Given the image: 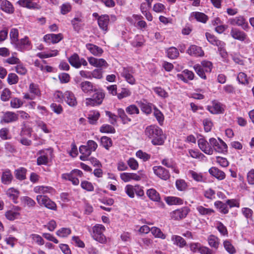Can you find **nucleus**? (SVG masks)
Wrapping results in <instances>:
<instances>
[{"instance_id": "obj_6", "label": "nucleus", "mask_w": 254, "mask_h": 254, "mask_svg": "<svg viewBox=\"0 0 254 254\" xmlns=\"http://www.w3.org/2000/svg\"><path fill=\"white\" fill-rule=\"evenodd\" d=\"M190 209L188 207H183L175 210L171 213V217L175 220H179L185 218L188 214Z\"/></svg>"}, {"instance_id": "obj_53", "label": "nucleus", "mask_w": 254, "mask_h": 254, "mask_svg": "<svg viewBox=\"0 0 254 254\" xmlns=\"http://www.w3.org/2000/svg\"><path fill=\"white\" fill-rule=\"evenodd\" d=\"M154 116L160 125H162L164 120V117L163 114L157 108H154Z\"/></svg>"}, {"instance_id": "obj_11", "label": "nucleus", "mask_w": 254, "mask_h": 254, "mask_svg": "<svg viewBox=\"0 0 254 254\" xmlns=\"http://www.w3.org/2000/svg\"><path fill=\"white\" fill-rule=\"evenodd\" d=\"M79 87L82 91L85 94H90L93 92L96 91L93 83L88 81H84L79 84Z\"/></svg>"}, {"instance_id": "obj_13", "label": "nucleus", "mask_w": 254, "mask_h": 254, "mask_svg": "<svg viewBox=\"0 0 254 254\" xmlns=\"http://www.w3.org/2000/svg\"><path fill=\"white\" fill-rule=\"evenodd\" d=\"M97 20L98 25L100 29L105 32H107L108 31V26L110 21L109 15L106 14L102 15L98 17Z\"/></svg>"}, {"instance_id": "obj_4", "label": "nucleus", "mask_w": 254, "mask_h": 254, "mask_svg": "<svg viewBox=\"0 0 254 254\" xmlns=\"http://www.w3.org/2000/svg\"><path fill=\"white\" fill-rule=\"evenodd\" d=\"M209 143L216 152L224 153L227 151V144L220 138L217 140L215 138H211L209 140Z\"/></svg>"}, {"instance_id": "obj_9", "label": "nucleus", "mask_w": 254, "mask_h": 254, "mask_svg": "<svg viewBox=\"0 0 254 254\" xmlns=\"http://www.w3.org/2000/svg\"><path fill=\"white\" fill-rule=\"evenodd\" d=\"M198 145L199 148L205 154L212 155L213 153V149L212 146L204 138H200L198 140Z\"/></svg>"}, {"instance_id": "obj_5", "label": "nucleus", "mask_w": 254, "mask_h": 254, "mask_svg": "<svg viewBox=\"0 0 254 254\" xmlns=\"http://www.w3.org/2000/svg\"><path fill=\"white\" fill-rule=\"evenodd\" d=\"M36 200L39 205H43L48 209L52 210L57 209L56 203L46 195H38L36 197Z\"/></svg>"}, {"instance_id": "obj_21", "label": "nucleus", "mask_w": 254, "mask_h": 254, "mask_svg": "<svg viewBox=\"0 0 254 254\" xmlns=\"http://www.w3.org/2000/svg\"><path fill=\"white\" fill-rule=\"evenodd\" d=\"M205 36L207 41L214 46L221 47L223 44L224 42L219 40L216 37L209 33L206 32Z\"/></svg>"}, {"instance_id": "obj_8", "label": "nucleus", "mask_w": 254, "mask_h": 254, "mask_svg": "<svg viewBox=\"0 0 254 254\" xmlns=\"http://www.w3.org/2000/svg\"><path fill=\"white\" fill-rule=\"evenodd\" d=\"M154 174L160 179L167 180L170 178V174L168 171L162 166H154L153 168Z\"/></svg>"}, {"instance_id": "obj_37", "label": "nucleus", "mask_w": 254, "mask_h": 254, "mask_svg": "<svg viewBox=\"0 0 254 254\" xmlns=\"http://www.w3.org/2000/svg\"><path fill=\"white\" fill-rule=\"evenodd\" d=\"M118 115L124 124H128L131 121V119L126 115L125 111L121 108L118 110Z\"/></svg>"}, {"instance_id": "obj_45", "label": "nucleus", "mask_w": 254, "mask_h": 254, "mask_svg": "<svg viewBox=\"0 0 254 254\" xmlns=\"http://www.w3.org/2000/svg\"><path fill=\"white\" fill-rule=\"evenodd\" d=\"M151 232L152 234L156 238H161L162 239H165L166 238V235L163 233V232L159 228L157 227H152L151 229Z\"/></svg>"}, {"instance_id": "obj_31", "label": "nucleus", "mask_w": 254, "mask_h": 254, "mask_svg": "<svg viewBox=\"0 0 254 254\" xmlns=\"http://www.w3.org/2000/svg\"><path fill=\"white\" fill-rule=\"evenodd\" d=\"M27 172V170L21 167L17 169H16L14 171V175L15 178L20 181H22L26 179V174Z\"/></svg>"}, {"instance_id": "obj_27", "label": "nucleus", "mask_w": 254, "mask_h": 254, "mask_svg": "<svg viewBox=\"0 0 254 254\" xmlns=\"http://www.w3.org/2000/svg\"><path fill=\"white\" fill-rule=\"evenodd\" d=\"M146 194L148 197L152 201L159 202L161 200L159 193L154 189L148 190Z\"/></svg>"}, {"instance_id": "obj_62", "label": "nucleus", "mask_w": 254, "mask_h": 254, "mask_svg": "<svg viewBox=\"0 0 254 254\" xmlns=\"http://www.w3.org/2000/svg\"><path fill=\"white\" fill-rule=\"evenodd\" d=\"M127 163L131 170H136L138 168V163L137 161L133 158H130L127 161Z\"/></svg>"}, {"instance_id": "obj_23", "label": "nucleus", "mask_w": 254, "mask_h": 254, "mask_svg": "<svg viewBox=\"0 0 254 254\" xmlns=\"http://www.w3.org/2000/svg\"><path fill=\"white\" fill-rule=\"evenodd\" d=\"M86 48L92 54L95 56H100L103 53V50L102 48L92 44H87Z\"/></svg>"}, {"instance_id": "obj_35", "label": "nucleus", "mask_w": 254, "mask_h": 254, "mask_svg": "<svg viewBox=\"0 0 254 254\" xmlns=\"http://www.w3.org/2000/svg\"><path fill=\"white\" fill-rule=\"evenodd\" d=\"M12 92L8 88H5L0 94V99L3 102L8 101L11 97Z\"/></svg>"}, {"instance_id": "obj_57", "label": "nucleus", "mask_w": 254, "mask_h": 254, "mask_svg": "<svg viewBox=\"0 0 254 254\" xmlns=\"http://www.w3.org/2000/svg\"><path fill=\"white\" fill-rule=\"evenodd\" d=\"M71 9L72 6L69 3H64L61 6V13L63 15H65L69 12Z\"/></svg>"}, {"instance_id": "obj_16", "label": "nucleus", "mask_w": 254, "mask_h": 254, "mask_svg": "<svg viewBox=\"0 0 254 254\" xmlns=\"http://www.w3.org/2000/svg\"><path fill=\"white\" fill-rule=\"evenodd\" d=\"M31 45V42L29 40L28 37L25 36L24 38L21 39L16 42L14 46L18 51H23L26 50L27 47Z\"/></svg>"}, {"instance_id": "obj_63", "label": "nucleus", "mask_w": 254, "mask_h": 254, "mask_svg": "<svg viewBox=\"0 0 254 254\" xmlns=\"http://www.w3.org/2000/svg\"><path fill=\"white\" fill-rule=\"evenodd\" d=\"M81 187L83 189L88 191L94 190V187L92 184L86 181H84L81 182Z\"/></svg>"}, {"instance_id": "obj_30", "label": "nucleus", "mask_w": 254, "mask_h": 254, "mask_svg": "<svg viewBox=\"0 0 254 254\" xmlns=\"http://www.w3.org/2000/svg\"><path fill=\"white\" fill-rule=\"evenodd\" d=\"M17 3L21 6L28 8H37V4L33 2V0H19Z\"/></svg>"}, {"instance_id": "obj_51", "label": "nucleus", "mask_w": 254, "mask_h": 254, "mask_svg": "<svg viewBox=\"0 0 254 254\" xmlns=\"http://www.w3.org/2000/svg\"><path fill=\"white\" fill-rule=\"evenodd\" d=\"M7 82L10 85L15 84L19 81L18 76L14 73H10L8 75L7 78Z\"/></svg>"}, {"instance_id": "obj_14", "label": "nucleus", "mask_w": 254, "mask_h": 254, "mask_svg": "<svg viewBox=\"0 0 254 254\" xmlns=\"http://www.w3.org/2000/svg\"><path fill=\"white\" fill-rule=\"evenodd\" d=\"M207 109L213 114L222 113L223 110L221 104L216 101H212L211 105H208Z\"/></svg>"}, {"instance_id": "obj_36", "label": "nucleus", "mask_w": 254, "mask_h": 254, "mask_svg": "<svg viewBox=\"0 0 254 254\" xmlns=\"http://www.w3.org/2000/svg\"><path fill=\"white\" fill-rule=\"evenodd\" d=\"M22 203L28 207H34L36 205L35 201L29 196H24L21 197Z\"/></svg>"}, {"instance_id": "obj_12", "label": "nucleus", "mask_w": 254, "mask_h": 254, "mask_svg": "<svg viewBox=\"0 0 254 254\" xmlns=\"http://www.w3.org/2000/svg\"><path fill=\"white\" fill-rule=\"evenodd\" d=\"M44 40L47 43H57L63 39V35L61 33L58 34H48L44 36Z\"/></svg>"}, {"instance_id": "obj_52", "label": "nucleus", "mask_w": 254, "mask_h": 254, "mask_svg": "<svg viewBox=\"0 0 254 254\" xmlns=\"http://www.w3.org/2000/svg\"><path fill=\"white\" fill-rule=\"evenodd\" d=\"M136 156L137 157L142 160L143 161H147L150 159L151 156L150 154L142 151L141 150H138L136 152Z\"/></svg>"}, {"instance_id": "obj_42", "label": "nucleus", "mask_w": 254, "mask_h": 254, "mask_svg": "<svg viewBox=\"0 0 254 254\" xmlns=\"http://www.w3.org/2000/svg\"><path fill=\"white\" fill-rule=\"evenodd\" d=\"M167 53L168 58L172 59L177 58L179 55L178 49L174 47L169 48L167 51Z\"/></svg>"}, {"instance_id": "obj_64", "label": "nucleus", "mask_w": 254, "mask_h": 254, "mask_svg": "<svg viewBox=\"0 0 254 254\" xmlns=\"http://www.w3.org/2000/svg\"><path fill=\"white\" fill-rule=\"evenodd\" d=\"M153 90L158 96L161 97L166 98L168 96V93L161 87H154L153 88Z\"/></svg>"}, {"instance_id": "obj_46", "label": "nucleus", "mask_w": 254, "mask_h": 254, "mask_svg": "<svg viewBox=\"0 0 254 254\" xmlns=\"http://www.w3.org/2000/svg\"><path fill=\"white\" fill-rule=\"evenodd\" d=\"M19 213L15 211L10 210L7 211L5 213V217L10 221H13L19 216Z\"/></svg>"}, {"instance_id": "obj_25", "label": "nucleus", "mask_w": 254, "mask_h": 254, "mask_svg": "<svg viewBox=\"0 0 254 254\" xmlns=\"http://www.w3.org/2000/svg\"><path fill=\"white\" fill-rule=\"evenodd\" d=\"M208 171L212 176L219 180H222L225 178V173L216 167H211Z\"/></svg>"}, {"instance_id": "obj_26", "label": "nucleus", "mask_w": 254, "mask_h": 254, "mask_svg": "<svg viewBox=\"0 0 254 254\" xmlns=\"http://www.w3.org/2000/svg\"><path fill=\"white\" fill-rule=\"evenodd\" d=\"M230 23L232 25H237L239 26H242L245 29L248 27V24L243 16H240L232 18L230 20Z\"/></svg>"}, {"instance_id": "obj_59", "label": "nucleus", "mask_w": 254, "mask_h": 254, "mask_svg": "<svg viewBox=\"0 0 254 254\" xmlns=\"http://www.w3.org/2000/svg\"><path fill=\"white\" fill-rule=\"evenodd\" d=\"M101 143L103 146L107 149H108L112 145L111 138L107 136H103L101 137Z\"/></svg>"}, {"instance_id": "obj_10", "label": "nucleus", "mask_w": 254, "mask_h": 254, "mask_svg": "<svg viewBox=\"0 0 254 254\" xmlns=\"http://www.w3.org/2000/svg\"><path fill=\"white\" fill-rule=\"evenodd\" d=\"M187 53L190 56L195 57H203L204 55V51L200 47L192 45L190 46L187 50Z\"/></svg>"}, {"instance_id": "obj_28", "label": "nucleus", "mask_w": 254, "mask_h": 254, "mask_svg": "<svg viewBox=\"0 0 254 254\" xmlns=\"http://www.w3.org/2000/svg\"><path fill=\"white\" fill-rule=\"evenodd\" d=\"M53 189L49 186H39L34 187V191L36 193L45 194L47 193H52Z\"/></svg>"}, {"instance_id": "obj_39", "label": "nucleus", "mask_w": 254, "mask_h": 254, "mask_svg": "<svg viewBox=\"0 0 254 254\" xmlns=\"http://www.w3.org/2000/svg\"><path fill=\"white\" fill-rule=\"evenodd\" d=\"M19 32L16 28H12L9 33L11 43L13 45L17 42L18 40Z\"/></svg>"}, {"instance_id": "obj_50", "label": "nucleus", "mask_w": 254, "mask_h": 254, "mask_svg": "<svg viewBox=\"0 0 254 254\" xmlns=\"http://www.w3.org/2000/svg\"><path fill=\"white\" fill-rule=\"evenodd\" d=\"M224 247L228 253L230 254H234L236 253V250L231 243L228 241L226 240L223 242Z\"/></svg>"}, {"instance_id": "obj_34", "label": "nucleus", "mask_w": 254, "mask_h": 254, "mask_svg": "<svg viewBox=\"0 0 254 254\" xmlns=\"http://www.w3.org/2000/svg\"><path fill=\"white\" fill-rule=\"evenodd\" d=\"M95 92V93L93 95L92 97L97 102V104L100 105L102 104L105 97V94L103 91L101 90L97 91L96 90V91Z\"/></svg>"}, {"instance_id": "obj_38", "label": "nucleus", "mask_w": 254, "mask_h": 254, "mask_svg": "<svg viewBox=\"0 0 254 254\" xmlns=\"http://www.w3.org/2000/svg\"><path fill=\"white\" fill-rule=\"evenodd\" d=\"M214 205L221 213L226 214L229 211L227 205L221 201L215 202Z\"/></svg>"}, {"instance_id": "obj_60", "label": "nucleus", "mask_w": 254, "mask_h": 254, "mask_svg": "<svg viewBox=\"0 0 254 254\" xmlns=\"http://www.w3.org/2000/svg\"><path fill=\"white\" fill-rule=\"evenodd\" d=\"M126 111L129 115L138 114L139 110L135 105H131L126 108Z\"/></svg>"}, {"instance_id": "obj_43", "label": "nucleus", "mask_w": 254, "mask_h": 254, "mask_svg": "<svg viewBox=\"0 0 254 254\" xmlns=\"http://www.w3.org/2000/svg\"><path fill=\"white\" fill-rule=\"evenodd\" d=\"M208 242L211 247L217 249L219 246V239L214 235L210 236L208 238Z\"/></svg>"}, {"instance_id": "obj_15", "label": "nucleus", "mask_w": 254, "mask_h": 254, "mask_svg": "<svg viewBox=\"0 0 254 254\" xmlns=\"http://www.w3.org/2000/svg\"><path fill=\"white\" fill-rule=\"evenodd\" d=\"M121 179L125 182H128L131 180L140 181L141 177L136 173H123L120 174Z\"/></svg>"}, {"instance_id": "obj_40", "label": "nucleus", "mask_w": 254, "mask_h": 254, "mask_svg": "<svg viewBox=\"0 0 254 254\" xmlns=\"http://www.w3.org/2000/svg\"><path fill=\"white\" fill-rule=\"evenodd\" d=\"M193 68L196 73L200 78L203 79H206V76L205 75L206 72L201 65L199 64H195L193 66Z\"/></svg>"}, {"instance_id": "obj_17", "label": "nucleus", "mask_w": 254, "mask_h": 254, "mask_svg": "<svg viewBox=\"0 0 254 254\" xmlns=\"http://www.w3.org/2000/svg\"><path fill=\"white\" fill-rule=\"evenodd\" d=\"M88 61L91 65L97 67H106L108 65L106 61L103 59H96L91 57L88 58Z\"/></svg>"}, {"instance_id": "obj_33", "label": "nucleus", "mask_w": 254, "mask_h": 254, "mask_svg": "<svg viewBox=\"0 0 254 254\" xmlns=\"http://www.w3.org/2000/svg\"><path fill=\"white\" fill-rule=\"evenodd\" d=\"M173 244L179 246L180 248H183L187 244L185 240L181 236L178 235H173L171 238Z\"/></svg>"}, {"instance_id": "obj_54", "label": "nucleus", "mask_w": 254, "mask_h": 254, "mask_svg": "<svg viewBox=\"0 0 254 254\" xmlns=\"http://www.w3.org/2000/svg\"><path fill=\"white\" fill-rule=\"evenodd\" d=\"M195 19L199 22L206 23L208 20V17L204 13L200 12H195L194 13Z\"/></svg>"}, {"instance_id": "obj_3", "label": "nucleus", "mask_w": 254, "mask_h": 254, "mask_svg": "<svg viewBox=\"0 0 254 254\" xmlns=\"http://www.w3.org/2000/svg\"><path fill=\"white\" fill-rule=\"evenodd\" d=\"M121 76L129 84L134 85L136 80L133 76L134 70L132 67H124L120 71Z\"/></svg>"}, {"instance_id": "obj_18", "label": "nucleus", "mask_w": 254, "mask_h": 254, "mask_svg": "<svg viewBox=\"0 0 254 254\" xmlns=\"http://www.w3.org/2000/svg\"><path fill=\"white\" fill-rule=\"evenodd\" d=\"M64 99L66 103L71 107L76 106L77 102L73 93L70 91H66L64 93Z\"/></svg>"}, {"instance_id": "obj_20", "label": "nucleus", "mask_w": 254, "mask_h": 254, "mask_svg": "<svg viewBox=\"0 0 254 254\" xmlns=\"http://www.w3.org/2000/svg\"><path fill=\"white\" fill-rule=\"evenodd\" d=\"M19 194V191L14 188H10L6 191V194L7 197L11 199L14 203H17V199Z\"/></svg>"}, {"instance_id": "obj_61", "label": "nucleus", "mask_w": 254, "mask_h": 254, "mask_svg": "<svg viewBox=\"0 0 254 254\" xmlns=\"http://www.w3.org/2000/svg\"><path fill=\"white\" fill-rule=\"evenodd\" d=\"M161 163L167 167L172 168L174 171H176V164L171 159H164L162 160Z\"/></svg>"}, {"instance_id": "obj_56", "label": "nucleus", "mask_w": 254, "mask_h": 254, "mask_svg": "<svg viewBox=\"0 0 254 254\" xmlns=\"http://www.w3.org/2000/svg\"><path fill=\"white\" fill-rule=\"evenodd\" d=\"M71 233V230L69 228H62L56 232L57 235L61 237H66Z\"/></svg>"}, {"instance_id": "obj_7", "label": "nucleus", "mask_w": 254, "mask_h": 254, "mask_svg": "<svg viewBox=\"0 0 254 254\" xmlns=\"http://www.w3.org/2000/svg\"><path fill=\"white\" fill-rule=\"evenodd\" d=\"M18 119V114L12 111H7L3 114L1 122L5 124L12 123L17 122Z\"/></svg>"}, {"instance_id": "obj_41", "label": "nucleus", "mask_w": 254, "mask_h": 254, "mask_svg": "<svg viewBox=\"0 0 254 254\" xmlns=\"http://www.w3.org/2000/svg\"><path fill=\"white\" fill-rule=\"evenodd\" d=\"M196 210L198 211L199 213L202 215H210L214 213V210L211 208H206L202 206H198L196 207Z\"/></svg>"}, {"instance_id": "obj_19", "label": "nucleus", "mask_w": 254, "mask_h": 254, "mask_svg": "<svg viewBox=\"0 0 254 254\" xmlns=\"http://www.w3.org/2000/svg\"><path fill=\"white\" fill-rule=\"evenodd\" d=\"M13 178L12 173L9 169H6L3 171L1 177L2 184L9 185L11 183Z\"/></svg>"}, {"instance_id": "obj_47", "label": "nucleus", "mask_w": 254, "mask_h": 254, "mask_svg": "<svg viewBox=\"0 0 254 254\" xmlns=\"http://www.w3.org/2000/svg\"><path fill=\"white\" fill-rule=\"evenodd\" d=\"M29 90L30 92L32 94L33 96L35 97L36 96H40L41 95V92L39 88L38 85L33 83H31L29 85Z\"/></svg>"}, {"instance_id": "obj_29", "label": "nucleus", "mask_w": 254, "mask_h": 254, "mask_svg": "<svg viewBox=\"0 0 254 254\" xmlns=\"http://www.w3.org/2000/svg\"><path fill=\"white\" fill-rule=\"evenodd\" d=\"M80 59L79 56L76 54H73L68 59V62L73 67L78 68L80 67Z\"/></svg>"}, {"instance_id": "obj_58", "label": "nucleus", "mask_w": 254, "mask_h": 254, "mask_svg": "<svg viewBox=\"0 0 254 254\" xmlns=\"http://www.w3.org/2000/svg\"><path fill=\"white\" fill-rule=\"evenodd\" d=\"M176 186L180 191L185 190L187 188V184L184 180H178L176 182Z\"/></svg>"}, {"instance_id": "obj_22", "label": "nucleus", "mask_w": 254, "mask_h": 254, "mask_svg": "<svg viewBox=\"0 0 254 254\" xmlns=\"http://www.w3.org/2000/svg\"><path fill=\"white\" fill-rule=\"evenodd\" d=\"M230 34L234 39L241 41H244L247 38L245 33L237 29H232Z\"/></svg>"}, {"instance_id": "obj_55", "label": "nucleus", "mask_w": 254, "mask_h": 254, "mask_svg": "<svg viewBox=\"0 0 254 254\" xmlns=\"http://www.w3.org/2000/svg\"><path fill=\"white\" fill-rule=\"evenodd\" d=\"M200 65L206 73L211 72L213 67L212 63L211 62L205 60L202 61Z\"/></svg>"}, {"instance_id": "obj_32", "label": "nucleus", "mask_w": 254, "mask_h": 254, "mask_svg": "<svg viewBox=\"0 0 254 254\" xmlns=\"http://www.w3.org/2000/svg\"><path fill=\"white\" fill-rule=\"evenodd\" d=\"M166 203L169 205H180L183 203V200L175 196H168L165 198Z\"/></svg>"}, {"instance_id": "obj_49", "label": "nucleus", "mask_w": 254, "mask_h": 254, "mask_svg": "<svg viewBox=\"0 0 254 254\" xmlns=\"http://www.w3.org/2000/svg\"><path fill=\"white\" fill-rule=\"evenodd\" d=\"M10 107L14 109L20 108L23 104V102L19 98L14 97L10 101Z\"/></svg>"}, {"instance_id": "obj_24", "label": "nucleus", "mask_w": 254, "mask_h": 254, "mask_svg": "<svg viewBox=\"0 0 254 254\" xmlns=\"http://www.w3.org/2000/svg\"><path fill=\"white\" fill-rule=\"evenodd\" d=\"M0 9L8 13H12L14 12V7L12 4L7 0H1Z\"/></svg>"}, {"instance_id": "obj_48", "label": "nucleus", "mask_w": 254, "mask_h": 254, "mask_svg": "<svg viewBox=\"0 0 254 254\" xmlns=\"http://www.w3.org/2000/svg\"><path fill=\"white\" fill-rule=\"evenodd\" d=\"M100 117V114L98 111H94L90 113L88 119L91 124H95Z\"/></svg>"}, {"instance_id": "obj_2", "label": "nucleus", "mask_w": 254, "mask_h": 254, "mask_svg": "<svg viewBox=\"0 0 254 254\" xmlns=\"http://www.w3.org/2000/svg\"><path fill=\"white\" fill-rule=\"evenodd\" d=\"M93 233L91 234L92 238L96 241L101 244L106 242V237L103 234L105 231V227L101 224H96L92 228Z\"/></svg>"}, {"instance_id": "obj_44", "label": "nucleus", "mask_w": 254, "mask_h": 254, "mask_svg": "<svg viewBox=\"0 0 254 254\" xmlns=\"http://www.w3.org/2000/svg\"><path fill=\"white\" fill-rule=\"evenodd\" d=\"M32 131H33L32 128L29 126L27 127L25 125V123H23V127L21 128V130L20 131V135L21 136H23L26 135L29 137H31Z\"/></svg>"}, {"instance_id": "obj_1", "label": "nucleus", "mask_w": 254, "mask_h": 254, "mask_svg": "<svg viewBox=\"0 0 254 254\" xmlns=\"http://www.w3.org/2000/svg\"><path fill=\"white\" fill-rule=\"evenodd\" d=\"M144 134L154 145H162L165 139L162 130L157 126L150 125L147 126L144 130Z\"/></svg>"}]
</instances>
